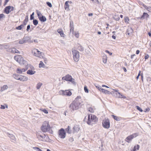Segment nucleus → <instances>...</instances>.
I'll return each instance as SVG.
<instances>
[{"instance_id": "obj_1", "label": "nucleus", "mask_w": 151, "mask_h": 151, "mask_svg": "<svg viewBox=\"0 0 151 151\" xmlns=\"http://www.w3.org/2000/svg\"><path fill=\"white\" fill-rule=\"evenodd\" d=\"M82 100L80 96H77L69 106L71 112L78 109L80 107Z\"/></svg>"}, {"instance_id": "obj_2", "label": "nucleus", "mask_w": 151, "mask_h": 151, "mask_svg": "<svg viewBox=\"0 0 151 151\" xmlns=\"http://www.w3.org/2000/svg\"><path fill=\"white\" fill-rule=\"evenodd\" d=\"M40 129L43 132H49L51 134L53 132L49 122L48 121H45L42 123Z\"/></svg>"}, {"instance_id": "obj_3", "label": "nucleus", "mask_w": 151, "mask_h": 151, "mask_svg": "<svg viewBox=\"0 0 151 151\" xmlns=\"http://www.w3.org/2000/svg\"><path fill=\"white\" fill-rule=\"evenodd\" d=\"M98 120V119L95 115L91 114L88 115V119L87 123L89 125H91L95 124Z\"/></svg>"}, {"instance_id": "obj_4", "label": "nucleus", "mask_w": 151, "mask_h": 151, "mask_svg": "<svg viewBox=\"0 0 151 151\" xmlns=\"http://www.w3.org/2000/svg\"><path fill=\"white\" fill-rule=\"evenodd\" d=\"M32 52L33 54L35 56L40 58H44V53L39 51L37 49H33L32 50Z\"/></svg>"}, {"instance_id": "obj_5", "label": "nucleus", "mask_w": 151, "mask_h": 151, "mask_svg": "<svg viewBox=\"0 0 151 151\" xmlns=\"http://www.w3.org/2000/svg\"><path fill=\"white\" fill-rule=\"evenodd\" d=\"M72 53L74 60L75 62L78 61L80 58L79 52L76 50H72Z\"/></svg>"}, {"instance_id": "obj_6", "label": "nucleus", "mask_w": 151, "mask_h": 151, "mask_svg": "<svg viewBox=\"0 0 151 151\" xmlns=\"http://www.w3.org/2000/svg\"><path fill=\"white\" fill-rule=\"evenodd\" d=\"M14 58L15 60L21 64H24L26 62L23 58L20 55H17L14 57Z\"/></svg>"}, {"instance_id": "obj_7", "label": "nucleus", "mask_w": 151, "mask_h": 151, "mask_svg": "<svg viewBox=\"0 0 151 151\" xmlns=\"http://www.w3.org/2000/svg\"><path fill=\"white\" fill-rule=\"evenodd\" d=\"M138 136V134L137 133L132 134L127 136L125 139V140L128 143H130L134 138Z\"/></svg>"}, {"instance_id": "obj_8", "label": "nucleus", "mask_w": 151, "mask_h": 151, "mask_svg": "<svg viewBox=\"0 0 151 151\" xmlns=\"http://www.w3.org/2000/svg\"><path fill=\"white\" fill-rule=\"evenodd\" d=\"M58 137L61 139H64L66 137V132L63 128H61L58 131Z\"/></svg>"}, {"instance_id": "obj_9", "label": "nucleus", "mask_w": 151, "mask_h": 151, "mask_svg": "<svg viewBox=\"0 0 151 151\" xmlns=\"http://www.w3.org/2000/svg\"><path fill=\"white\" fill-rule=\"evenodd\" d=\"M60 94L63 96H70L71 95L72 93L69 90H60L59 91Z\"/></svg>"}, {"instance_id": "obj_10", "label": "nucleus", "mask_w": 151, "mask_h": 151, "mask_svg": "<svg viewBox=\"0 0 151 151\" xmlns=\"http://www.w3.org/2000/svg\"><path fill=\"white\" fill-rule=\"evenodd\" d=\"M62 79L72 82H74V79L72 78V77L69 74L66 75L65 76L62 77Z\"/></svg>"}, {"instance_id": "obj_11", "label": "nucleus", "mask_w": 151, "mask_h": 151, "mask_svg": "<svg viewBox=\"0 0 151 151\" xmlns=\"http://www.w3.org/2000/svg\"><path fill=\"white\" fill-rule=\"evenodd\" d=\"M14 9V7L10 6H6L4 10V12L7 14H9L11 11H13Z\"/></svg>"}, {"instance_id": "obj_12", "label": "nucleus", "mask_w": 151, "mask_h": 151, "mask_svg": "<svg viewBox=\"0 0 151 151\" xmlns=\"http://www.w3.org/2000/svg\"><path fill=\"white\" fill-rule=\"evenodd\" d=\"M103 127L105 128L108 129L110 126V122L109 119L104 120L102 122Z\"/></svg>"}, {"instance_id": "obj_13", "label": "nucleus", "mask_w": 151, "mask_h": 151, "mask_svg": "<svg viewBox=\"0 0 151 151\" xmlns=\"http://www.w3.org/2000/svg\"><path fill=\"white\" fill-rule=\"evenodd\" d=\"M36 135L37 138L40 140L43 141H45L46 140L45 139L46 136L45 134H43L42 135H41L37 132L36 134Z\"/></svg>"}, {"instance_id": "obj_14", "label": "nucleus", "mask_w": 151, "mask_h": 151, "mask_svg": "<svg viewBox=\"0 0 151 151\" xmlns=\"http://www.w3.org/2000/svg\"><path fill=\"white\" fill-rule=\"evenodd\" d=\"M27 70V68H17L16 70L17 73L18 74H22L25 72Z\"/></svg>"}, {"instance_id": "obj_15", "label": "nucleus", "mask_w": 151, "mask_h": 151, "mask_svg": "<svg viewBox=\"0 0 151 151\" xmlns=\"http://www.w3.org/2000/svg\"><path fill=\"white\" fill-rule=\"evenodd\" d=\"M28 79V78L27 77L22 75H20L19 77V80L21 81L24 82L27 81Z\"/></svg>"}, {"instance_id": "obj_16", "label": "nucleus", "mask_w": 151, "mask_h": 151, "mask_svg": "<svg viewBox=\"0 0 151 151\" xmlns=\"http://www.w3.org/2000/svg\"><path fill=\"white\" fill-rule=\"evenodd\" d=\"M80 128L78 125H76L74 126L72 128L73 133L77 132L79 131Z\"/></svg>"}, {"instance_id": "obj_17", "label": "nucleus", "mask_w": 151, "mask_h": 151, "mask_svg": "<svg viewBox=\"0 0 151 151\" xmlns=\"http://www.w3.org/2000/svg\"><path fill=\"white\" fill-rule=\"evenodd\" d=\"M70 32H72L73 34H74V25L73 23V22H70Z\"/></svg>"}, {"instance_id": "obj_18", "label": "nucleus", "mask_w": 151, "mask_h": 151, "mask_svg": "<svg viewBox=\"0 0 151 151\" xmlns=\"http://www.w3.org/2000/svg\"><path fill=\"white\" fill-rule=\"evenodd\" d=\"M58 32L60 34V36L61 37H64L65 36V35L64 34L63 31L61 29H59L57 30Z\"/></svg>"}, {"instance_id": "obj_19", "label": "nucleus", "mask_w": 151, "mask_h": 151, "mask_svg": "<svg viewBox=\"0 0 151 151\" xmlns=\"http://www.w3.org/2000/svg\"><path fill=\"white\" fill-rule=\"evenodd\" d=\"M65 130L68 133L70 134L73 133L72 129H71V128L69 126H68V127Z\"/></svg>"}, {"instance_id": "obj_20", "label": "nucleus", "mask_w": 151, "mask_h": 151, "mask_svg": "<svg viewBox=\"0 0 151 151\" xmlns=\"http://www.w3.org/2000/svg\"><path fill=\"white\" fill-rule=\"evenodd\" d=\"M35 73V71L32 70H29L27 71V73L29 75H32Z\"/></svg>"}, {"instance_id": "obj_21", "label": "nucleus", "mask_w": 151, "mask_h": 151, "mask_svg": "<svg viewBox=\"0 0 151 151\" xmlns=\"http://www.w3.org/2000/svg\"><path fill=\"white\" fill-rule=\"evenodd\" d=\"M101 91L102 92L106 94H111V93L110 91L104 89H101Z\"/></svg>"}, {"instance_id": "obj_22", "label": "nucleus", "mask_w": 151, "mask_h": 151, "mask_svg": "<svg viewBox=\"0 0 151 151\" xmlns=\"http://www.w3.org/2000/svg\"><path fill=\"white\" fill-rule=\"evenodd\" d=\"M77 49L81 51H83V47L79 44L77 45Z\"/></svg>"}, {"instance_id": "obj_23", "label": "nucleus", "mask_w": 151, "mask_h": 151, "mask_svg": "<svg viewBox=\"0 0 151 151\" xmlns=\"http://www.w3.org/2000/svg\"><path fill=\"white\" fill-rule=\"evenodd\" d=\"M11 52L13 53H19L20 52L16 48H13L12 49Z\"/></svg>"}, {"instance_id": "obj_24", "label": "nucleus", "mask_w": 151, "mask_h": 151, "mask_svg": "<svg viewBox=\"0 0 151 151\" xmlns=\"http://www.w3.org/2000/svg\"><path fill=\"white\" fill-rule=\"evenodd\" d=\"M65 9V10H69V5L67 1H66L64 5Z\"/></svg>"}, {"instance_id": "obj_25", "label": "nucleus", "mask_w": 151, "mask_h": 151, "mask_svg": "<svg viewBox=\"0 0 151 151\" xmlns=\"http://www.w3.org/2000/svg\"><path fill=\"white\" fill-rule=\"evenodd\" d=\"M39 19L41 22H45L47 20L45 16H42L41 17H40Z\"/></svg>"}, {"instance_id": "obj_26", "label": "nucleus", "mask_w": 151, "mask_h": 151, "mask_svg": "<svg viewBox=\"0 0 151 151\" xmlns=\"http://www.w3.org/2000/svg\"><path fill=\"white\" fill-rule=\"evenodd\" d=\"M149 17V15L147 13L144 12L141 17V18L143 19H144L145 18H147Z\"/></svg>"}, {"instance_id": "obj_27", "label": "nucleus", "mask_w": 151, "mask_h": 151, "mask_svg": "<svg viewBox=\"0 0 151 151\" xmlns=\"http://www.w3.org/2000/svg\"><path fill=\"white\" fill-rule=\"evenodd\" d=\"M95 109L94 107H90L88 108V111L91 113H93L94 112Z\"/></svg>"}, {"instance_id": "obj_28", "label": "nucleus", "mask_w": 151, "mask_h": 151, "mask_svg": "<svg viewBox=\"0 0 151 151\" xmlns=\"http://www.w3.org/2000/svg\"><path fill=\"white\" fill-rule=\"evenodd\" d=\"M139 145H137L134 147L132 151H136V150H139Z\"/></svg>"}, {"instance_id": "obj_29", "label": "nucleus", "mask_w": 151, "mask_h": 151, "mask_svg": "<svg viewBox=\"0 0 151 151\" xmlns=\"http://www.w3.org/2000/svg\"><path fill=\"white\" fill-rule=\"evenodd\" d=\"M107 58L106 55L103 56V62L104 63H106L107 62Z\"/></svg>"}, {"instance_id": "obj_30", "label": "nucleus", "mask_w": 151, "mask_h": 151, "mask_svg": "<svg viewBox=\"0 0 151 151\" xmlns=\"http://www.w3.org/2000/svg\"><path fill=\"white\" fill-rule=\"evenodd\" d=\"M28 21V18L27 17L25 18L23 22V24L22 25H23L24 26H25L27 24Z\"/></svg>"}, {"instance_id": "obj_31", "label": "nucleus", "mask_w": 151, "mask_h": 151, "mask_svg": "<svg viewBox=\"0 0 151 151\" xmlns=\"http://www.w3.org/2000/svg\"><path fill=\"white\" fill-rule=\"evenodd\" d=\"M8 86L6 85H4L3 86V87H1V91H3L6 90L8 88Z\"/></svg>"}, {"instance_id": "obj_32", "label": "nucleus", "mask_w": 151, "mask_h": 151, "mask_svg": "<svg viewBox=\"0 0 151 151\" xmlns=\"http://www.w3.org/2000/svg\"><path fill=\"white\" fill-rule=\"evenodd\" d=\"M45 66V65L43 63V62L42 61H40V63L39 64V67L40 68H41V67H44Z\"/></svg>"}, {"instance_id": "obj_33", "label": "nucleus", "mask_w": 151, "mask_h": 151, "mask_svg": "<svg viewBox=\"0 0 151 151\" xmlns=\"http://www.w3.org/2000/svg\"><path fill=\"white\" fill-rule=\"evenodd\" d=\"M37 14L39 19H40V17H41L42 16H43L41 13L39 11H37Z\"/></svg>"}, {"instance_id": "obj_34", "label": "nucleus", "mask_w": 151, "mask_h": 151, "mask_svg": "<svg viewBox=\"0 0 151 151\" xmlns=\"http://www.w3.org/2000/svg\"><path fill=\"white\" fill-rule=\"evenodd\" d=\"M124 20L126 23L127 24L129 23V19L128 17H125L124 18Z\"/></svg>"}, {"instance_id": "obj_35", "label": "nucleus", "mask_w": 151, "mask_h": 151, "mask_svg": "<svg viewBox=\"0 0 151 151\" xmlns=\"http://www.w3.org/2000/svg\"><path fill=\"white\" fill-rule=\"evenodd\" d=\"M42 85V83H38L37 85V86H36V88H37V89H39L40 87H41V86Z\"/></svg>"}, {"instance_id": "obj_36", "label": "nucleus", "mask_w": 151, "mask_h": 151, "mask_svg": "<svg viewBox=\"0 0 151 151\" xmlns=\"http://www.w3.org/2000/svg\"><path fill=\"white\" fill-rule=\"evenodd\" d=\"M14 77L16 80H19L20 75L18 74H14Z\"/></svg>"}, {"instance_id": "obj_37", "label": "nucleus", "mask_w": 151, "mask_h": 151, "mask_svg": "<svg viewBox=\"0 0 151 151\" xmlns=\"http://www.w3.org/2000/svg\"><path fill=\"white\" fill-rule=\"evenodd\" d=\"M24 25L21 24L16 27V29L18 30H21L22 28L24 27Z\"/></svg>"}, {"instance_id": "obj_38", "label": "nucleus", "mask_w": 151, "mask_h": 151, "mask_svg": "<svg viewBox=\"0 0 151 151\" xmlns=\"http://www.w3.org/2000/svg\"><path fill=\"white\" fill-rule=\"evenodd\" d=\"M118 94H119V98H123V99H125L126 98V97L124 95L121 94V93H120L118 92Z\"/></svg>"}, {"instance_id": "obj_39", "label": "nucleus", "mask_w": 151, "mask_h": 151, "mask_svg": "<svg viewBox=\"0 0 151 151\" xmlns=\"http://www.w3.org/2000/svg\"><path fill=\"white\" fill-rule=\"evenodd\" d=\"M112 116L113 117V118L115 120H116L117 121H118L119 120V119L118 117L115 116L114 115H112Z\"/></svg>"}, {"instance_id": "obj_40", "label": "nucleus", "mask_w": 151, "mask_h": 151, "mask_svg": "<svg viewBox=\"0 0 151 151\" xmlns=\"http://www.w3.org/2000/svg\"><path fill=\"white\" fill-rule=\"evenodd\" d=\"M129 31H130L131 33H132L133 32L132 29V28H130V29H128L127 30V33L128 34V35H129L130 34V33L129 32Z\"/></svg>"}, {"instance_id": "obj_41", "label": "nucleus", "mask_w": 151, "mask_h": 151, "mask_svg": "<svg viewBox=\"0 0 151 151\" xmlns=\"http://www.w3.org/2000/svg\"><path fill=\"white\" fill-rule=\"evenodd\" d=\"M74 35L77 38H78L79 36V33L77 32H74Z\"/></svg>"}, {"instance_id": "obj_42", "label": "nucleus", "mask_w": 151, "mask_h": 151, "mask_svg": "<svg viewBox=\"0 0 151 151\" xmlns=\"http://www.w3.org/2000/svg\"><path fill=\"white\" fill-rule=\"evenodd\" d=\"M136 107L137 109L139 110L140 112H142L143 111V110L141 108H140L139 106H136Z\"/></svg>"}, {"instance_id": "obj_43", "label": "nucleus", "mask_w": 151, "mask_h": 151, "mask_svg": "<svg viewBox=\"0 0 151 151\" xmlns=\"http://www.w3.org/2000/svg\"><path fill=\"white\" fill-rule=\"evenodd\" d=\"M33 23L35 25H36L38 24V22L37 20L34 19L33 21Z\"/></svg>"}, {"instance_id": "obj_44", "label": "nucleus", "mask_w": 151, "mask_h": 151, "mask_svg": "<svg viewBox=\"0 0 151 151\" xmlns=\"http://www.w3.org/2000/svg\"><path fill=\"white\" fill-rule=\"evenodd\" d=\"M84 90L85 92L86 93H88V91L87 88V87L86 86H84Z\"/></svg>"}, {"instance_id": "obj_45", "label": "nucleus", "mask_w": 151, "mask_h": 151, "mask_svg": "<svg viewBox=\"0 0 151 151\" xmlns=\"http://www.w3.org/2000/svg\"><path fill=\"white\" fill-rule=\"evenodd\" d=\"M33 149L34 150H36L37 151H42V150L38 147H33Z\"/></svg>"}, {"instance_id": "obj_46", "label": "nucleus", "mask_w": 151, "mask_h": 151, "mask_svg": "<svg viewBox=\"0 0 151 151\" xmlns=\"http://www.w3.org/2000/svg\"><path fill=\"white\" fill-rule=\"evenodd\" d=\"M5 16L4 14H0V20H1L2 18H5Z\"/></svg>"}, {"instance_id": "obj_47", "label": "nucleus", "mask_w": 151, "mask_h": 151, "mask_svg": "<svg viewBox=\"0 0 151 151\" xmlns=\"http://www.w3.org/2000/svg\"><path fill=\"white\" fill-rule=\"evenodd\" d=\"M150 111V108H149V107H148L147 108H146L145 111H144L145 112H148L149 111Z\"/></svg>"}, {"instance_id": "obj_48", "label": "nucleus", "mask_w": 151, "mask_h": 151, "mask_svg": "<svg viewBox=\"0 0 151 151\" xmlns=\"http://www.w3.org/2000/svg\"><path fill=\"white\" fill-rule=\"evenodd\" d=\"M42 111L44 113H45V114H48V112L45 109L42 110Z\"/></svg>"}, {"instance_id": "obj_49", "label": "nucleus", "mask_w": 151, "mask_h": 151, "mask_svg": "<svg viewBox=\"0 0 151 151\" xmlns=\"http://www.w3.org/2000/svg\"><path fill=\"white\" fill-rule=\"evenodd\" d=\"M141 5H142L143 7L146 9H149V8L144 4L142 3V4H141Z\"/></svg>"}, {"instance_id": "obj_50", "label": "nucleus", "mask_w": 151, "mask_h": 151, "mask_svg": "<svg viewBox=\"0 0 151 151\" xmlns=\"http://www.w3.org/2000/svg\"><path fill=\"white\" fill-rule=\"evenodd\" d=\"M47 4L50 7H51L52 6V4L51 3L49 2H47Z\"/></svg>"}, {"instance_id": "obj_51", "label": "nucleus", "mask_w": 151, "mask_h": 151, "mask_svg": "<svg viewBox=\"0 0 151 151\" xmlns=\"http://www.w3.org/2000/svg\"><path fill=\"white\" fill-rule=\"evenodd\" d=\"M141 71H139V73H138V76L136 77V79L137 80L139 78V76H140V75L141 74Z\"/></svg>"}, {"instance_id": "obj_52", "label": "nucleus", "mask_w": 151, "mask_h": 151, "mask_svg": "<svg viewBox=\"0 0 151 151\" xmlns=\"http://www.w3.org/2000/svg\"><path fill=\"white\" fill-rule=\"evenodd\" d=\"M96 88L100 91H101V89H102L101 88V87L96 86Z\"/></svg>"}, {"instance_id": "obj_53", "label": "nucleus", "mask_w": 151, "mask_h": 151, "mask_svg": "<svg viewBox=\"0 0 151 151\" xmlns=\"http://www.w3.org/2000/svg\"><path fill=\"white\" fill-rule=\"evenodd\" d=\"M24 41L23 40H20L19 42V43L20 44H22L24 43Z\"/></svg>"}, {"instance_id": "obj_54", "label": "nucleus", "mask_w": 151, "mask_h": 151, "mask_svg": "<svg viewBox=\"0 0 151 151\" xmlns=\"http://www.w3.org/2000/svg\"><path fill=\"white\" fill-rule=\"evenodd\" d=\"M105 52L108 54H109V55H112V53L109 52V51L107 50H105Z\"/></svg>"}, {"instance_id": "obj_55", "label": "nucleus", "mask_w": 151, "mask_h": 151, "mask_svg": "<svg viewBox=\"0 0 151 151\" xmlns=\"http://www.w3.org/2000/svg\"><path fill=\"white\" fill-rule=\"evenodd\" d=\"M30 28V25H29L27 26V32L29 31V29Z\"/></svg>"}, {"instance_id": "obj_56", "label": "nucleus", "mask_w": 151, "mask_h": 151, "mask_svg": "<svg viewBox=\"0 0 151 151\" xmlns=\"http://www.w3.org/2000/svg\"><path fill=\"white\" fill-rule=\"evenodd\" d=\"M149 56L147 54V55H146L145 57V60H146L147 59L149 58Z\"/></svg>"}, {"instance_id": "obj_57", "label": "nucleus", "mask_w": 151, "mask_h": 151, "mask_svg": "<svg viewBox=\"0 0 151 151\" xmlns=\"http://www.w3.org/2000/svg\"><path fill=\"white\" fill-rule=\"evenodd\" d=\"M140 76H141V79H142V81H143V73H141V74H140Z\"/></svg>"}, {"instance_id": "obj_58", "label": "nucleus", "mask_w": 151, "mask_h": 151, "mask_svg": "<svg viewBox=\"0 0 151 151\" xmlns=\"http://www.w3.org/2000/svg\"><path fill=\"white\" fill-rule=\"evenodd\" d=\"M1 109H4L5 108V106L4 105H1Z\"/></svg>"}, {"instance_id": "obj_59", "label": "nucleus", "mask_w": 151, "mask_h": 151, "mask_svg": "<svg viewBox=\"0 0 151 151\" xmlns=\"http://www.w3.org/2000/svg\"><path fill=\"white\" fill-rule=\"evenodd\" d=\"M8 1L9 0H6L4 2V5H6Z\"/></svg>"}, {"instance_id": "obj_60", "label": "nucleus", "mask_w": 151, "mask_h": 151, "mask_svg": "<svg viewBox=\"0 0 151 151\" xmlns=\"http://www.w3.org/2000/svg\"><path fill=\"white\" fill-rule=\"evenodd\" d=\"M123 69L124 70V71L125 72H126L127 71V69H126V68L124 67L123 68Z\"/></svg>"}, {"instance_id": "obj_61", "label": "nucleus", "mask_w": 151, "mask_h": 151, "mask_svg": "<svg viewBox=\"0 0 151 151\" xmlns=\"http://www.w3.org/2000/svg\"><path fill=\"white\" fill-rule=\"evenodd\" d=\"M135 56V54H133V55H132L131 57V58L132 59V58H133Z\"/></svg>"}, {"instance_id": "obj_62", "label": "nucleus", "mask_w": 151, "mask_h": 151, "mask_svg": "<svg viewBox=\"0 0 151 151\" xmlns=\"http://www.w3.org/2000/svg\"><path fill=\"white\" fill-rule=\"evenodd\" d=\"M102 87H106V88H109V87H108V86H106V85H102Z\"/></svg>"}, {"instance_id": "obj_63", "label": "nucleus", "mask_w": 151, "mask_h": 151, "mask_svg": "<svg viewBox=\"0 0 151 151\" xmlns=\"http://www.w3.org/2000/svg\"><path fill=\"white\" fill-rule=\"evenodd\" d=\"M139 50H137L136 51V54H138L139 53Z\"/></svg>"}, {"instance_id": "obj_64", "label": "nucleus", "mask_w": 151, "mask_h": 151, "mask_svg": "<svg viewBox=\"0 0 151 151\" xmlns=\"http://www.w3.org/2000/svg\"><path fill=\"white\" fill-rule=\"evenodd\" d=\"M148 35H149V36L150 37H151V33L150 32H149L148 33Z\"/></svg>"}]
</instances>
